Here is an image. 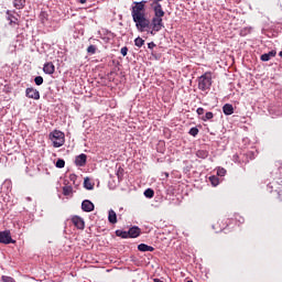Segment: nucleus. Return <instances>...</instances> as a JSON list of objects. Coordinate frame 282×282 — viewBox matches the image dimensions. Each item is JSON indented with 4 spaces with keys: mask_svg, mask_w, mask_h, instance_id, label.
Returning a JSON list of instances; mask_svg holds the SVG:
<instances>
[{
    "mask_svg": "<svg viewBox=\"0 0 282 282\" xmlns=\"http://www.w3.org/2000/svg\"><path fill=\"white\" fill-rule=\"evenodd\" d=\"M134 6L131 9V17L132 20L135 22V28L139 32H145L148 31L152 36H155L160 30L164 28L163 17L165 14L164 10L160 9H153L154 17L152 20H149L147 18V9H144V6H147V1L141 2H133Z\"/></svg>",
    "mask_w": 282,
    "mask_h": 282,
    "instance_id": "obj_1",
    "label": "nucleus"
},
{
    "mask_svg": "<svg viewBox=\"0 0 282 282\" xmlns=\"http://www.w3.org/2000/svg\"><path fill=\"white\" fill-rule=\"evenodd\" d=\"M212 85H213V73L206 72L204 75L198 77V89H200V91H206L210 89Z\"/></svg>",
    "mask_w": 282,
    "mask_h": 282,
    "instance_id": "obj_2",
    "label": "nucleus"
},
{
    "mask_svg": "<svg viewBox=\"0 0 282 282\" xmlns=\"http://www.w3.org/2000/svg\"><path fill=\"white\" fill-rule=\"evenodd\" d=\"M50 139L53 142V147L55 149H59V147H63V144H65V133H63L61 130H55L51 132Z\"/></svg>",
    "mask_w": 282,
    "mask_h": 282,
    "instance_id": "obj_3",
    "label": "nucleus"
},
{
    "mask_svg": "<svg viewBox=\"0 0 282 282\" xmlns=\"http://www.w3.org/2000/svg\"><path fill=\"white\" fill-rule=\"evenodd\" d=\"M0 243L8 246L9 243H17V240L12 239L10 230L0 231Z\"/></svg>",
    "mask_w": 282,
    "mask_h": 282,
    "instance_id": "obj_4",
    "label": "nucleus"
},
{
    "mask_svg": "<svg viewBox=\"0 0 282 282\" xmlns=\"http://www.w3.org/2000/svg\"><path fill=\"white\" fill-rule=\"evenodd\" d=\"M26 98H31L33 100H41V93H39L35 88H26L25 89Z\"/></svg>",
    "mask_w": 282,
    "mask_h": 282,
    "instance_id": "obj_5",
    "label": "nucleus"
},
{
    "mask_svg": "<svg viewBox=\"0 0 282 282\" xmlns=\"http://www.w3.org/2000/svg\"><path fill=\"white\" fill-rule=\"evenodd\" d=\"M72 224L75 228H78V230H85V220L80 218V216H73Z\"/></svg>",
    "mask_w": 282,
    "mask_h": 282,
    "instance_id": "obj_6",
    "label": "nucleus"
},
{
    "mask_svg": "<svg viewBox=\"0 0 282 282\" xmlns=\"http://www.w3.org/2000/svg\"><path fill=\"white\" fill-rule=\"evenodd\" d=\"M230 220L228 218L218 220L215 225H213L214 230H224V228H228Z\"/></svg>",
    "mask_w": 282,
    "mask_h": 282,
    "instance_id": "obj_7",
    "label": "nucleus"
},
{
    "mask_svg": "<svg viewBox=\"0 0 282 282\" xmlns=\"http://www.w3.org/2000/svg\"><path fill=\"white\" fill-rule=\"evenodd\" d=\"M7 15V20L9 21V25H11V28H14V25H19V18L12 14V11L8 10Z\"/></svg>",
    "mask_w": 282,
    "mask_h": 282,
    "instance_id": "obj_8",
    "label": "nucleus"
},
{
    "mask_svg": "<svg viewBox=\"0 0 282 282\" xmlns=\"http://www.w3.org/2000/svg\"><path fill=\"white\" fill-rule=\"evenodd\" d=\"M94 203H91V200L89 199H85L83 203H82V210H84V213H91L94 212Z\"/></svg>",
    "mask_w": 282,
    "mask_h": 282,
    "instance_id": "obj_9",
    "label": "nucleus"
},
{
    "mask_svg": "<svg viewBox=\"0 0 282 282\" xmlns=\"http://www.w3.org/2000/svg\"><path fill=\"white\" fill-rule=\"evenodd\" d=\"M43 72H44V74L52 75L56 72V66H54V63L47 62L43 66Z\"/></svg>",
    "mask_w": 282,
    "mask_h": 282,
    "instance_id": "obj_10",
    "label": "nucleus"
},
{
    "mask_svg": "<svg viewBox=\"0 0 282 282\" xmlns=\"http://www.w3.org/2000/svg\"><path fill=\"white\" fill-rule=\"evenodd\" d=\"M141 232L142 230L139 227L134 226L128 230V237H130V239H135L140 237Z\"/></svg>",
    "mask_w": 282,
    "mask_h": 282,
    "instance_id": "obj_11",
    "label": "nucleus"
},
{
    "mask_svg": "<svg viewBox=\"0 0 282 282\" xmlns=\"http://www.w3.org/2000/svg\"><path fill=\"white\" fill-rule=\"evenodd\" d=\"M75 164L76 166H85V164H87V154L82 153L77 155L75 159Z\"/></svg>",
    "mask_w": 282,
    "mask_h": 282,
    "instance_id": "obj_12",
    "label": "nucleus"
},
{
    "mask_svg": "<svg viewBox=\"0 0 282 282\" xmlns=\"http://www.w3.org/2000/svg\"><path fill=\"white\" fill-rule=\"evenodd\" d=\"M274 56H276V51H270L269 53H264L260 56V59L263 63H268V61H270V58H274Z\"/></svg>",
    "mask_w": 282,
    "mask_h": 282,
    "instance_id": "obj_13",
    "label": "nucleus"
},
{
    "mask_svg": "<svg viewBox=\"0 0 282 282\" xmlns=\"http://www.w3.org/2000/svg\"><path fill=\"white\" fill-rule=\"evenodd\" d=\"M223 112L225 113V116H232L235 113V107H232L231 104H226L223 107Z\"/></svg>",
    "mask_w": 282,
    "mask_h": 282,
    "instance_id": "obj_14",
    "label": "nucleus"
},
{
    "mask_svg": "<svg viewBox=\"0 0 282 282\" xmlns=\"http://www.w3.org/2000/svg\"><path fill=\"white\" fill-rule=\"evenodd\" d=\"M108 221L109 224H118V216L113 209L108 212Z\"/></svg>",
    "mask_w": 282,
    "mask_h": 282,
    "instance_id": "obj_15",
    "label": "nucleus"
},
{
    "mask_svg": "<svg viewBox=\"0 0 282 282\" xmlns=\"http://www.w3.org/2000/svg\"><path fill=\"white\" fill-rule=\"evenodd\" d=\"M138 250L140 252H153V250H155V248L149 246V245H145V243H140L138 246Z\"/></svg>",
    "mask_w": 282,
    "mask_h": 282,
    "instance_id": "obj_16",
    "label": "nucleus"
},
{
    "mask_svg": "<svg viewBox=\"0 0 282 282\" xmlns=\"http://www.w3.org/2000/svg\"><path fill=\"white\" fill-rule=\"evenodd\" d=\"M13 6L17 10H23L25 8V0H13Z\"/></svg>",
    "mask_w": 282,
    "mask_h": 282,
    "instance_id": "obj_17",
    "label": "nucleus"
},
{
    "mask_svg": "<svg viewBox=\"0 0 282 282\" xmlns=\"http://www.w3.org/2000/svg\"><path fill=\"white\" fill-rule=\"evenodd\" d=\"M196 158H199L200 160H206V158H208V151H206V150H198L196 152Z\"/></svg>",
    "mask_w": 282,
    "mask_h": 282,
    "instance_id": "obj_18",
    "label": "nucleus"
},
{
    "mask_svg": "<svg viewBox=\"0 0 282 282\" xmlns=\"http://www.w3.org/2000/svg\"><path fill=\"white\" fill-rule=\"evenodd\" d=\"M160 1H163V0H152V3H151L152 10H164L162 9V4H160Z\"/></svg>",
    "mask_w": 282,
    "mask_h": 282,
    "instance_id": "obj_19",
    "label": "nucleus"
},
{
    "mask_svg": "<svg viewBox=\"0 0 282 282\" xmlns=\"http://www.w3.org/2000/svg\"><path fill=\"white\" fill-rule=\"evenodd\" d=\"M84 188H86L87 191H94V184L89 178L84 180Z\"/></svg>",
    "mask_w": 282,
    "mask_h": 282,
    "instance_id": "obj_20",
    "label": "nucleus"
},
{
    "mask_svg": "<svg viewBox=\"0 0 282 282\" xmlns=\"http://www.w3.org/2000/svg\"><path fill=\"white\" fill-rule=\"evenodd\" d=\"M215 118V115L213 112H206L205 116H203L200 119L203 122H208V120H213Z\"/></svg>",
    "mask_w": 282,
    "mask_h": 282,
    "instance_id": "obj_21",
    "label": "nucleus"
},
{
    "mask_svg": "<svg viewBox=\"0 0 282 282\" xmlns=\"http://www.w3.org/2000/svg\"><path fill=\"white\" fill-rule=\"evenodd\" d=\"M72 193H74V188L70 185L63 187V195L69 196Z\"/></svg>",
    "mask_w": 282,
    "mask_h": 282,
    "instance_id": "obj_22",
    "label": "nucleus"
},
{
    "mask_svg": "<svg viewBox=\"0 0 282 282\" xmlns=\"http://www.w3.org/2000/svg\"><path fill=\"white\" fill-rule=\"evenodd\" d=\"M116 235L117 237H121V239H129V231L117 230Z\"/></svg>",
    "mask_w": 282,
    "mask_h": 282,
    "instance_id": "obj_23",
    "label": "nucleus"
},
{
    "mask_svg": "<svg viewBox=\"0 0 282 282\" xmlns=\"http://www.w3.org/2000/svg\"><path fill=\"white\" fill-rule=\"evenodd\" d=\"M56 169H65V160L58 159L55 163Z\"/></svg>",
    "mask_w": 282,
    "mask_h": 282,
    "instance_id": "obj_24",
    "label": "nucleus"
},
{
    "mask_svg": "<svg viewBox=\"0 0 282 282\" xmlns=\"http://www.w3.org/2000/svg\"><path fill=\"white\" fill-rule=\"evenodd\" d=\"M209 182L214 186H219V177H217V176H209Z\"/></svg>",
    "mask_w": 282,
    "mask_h": 282,
    "instance_id": "obj_25",
    "label": "nucleus"
},
{
    "mask_svg": "<svg viewBox=\"0 0 282 282\" xmlns=\"http://www.w3.org/2000/svg\"><path fill=\"white\" fill-rule=\"evenodd\" d=\"M144 195H145L149 199H151V198H153V196L155 195V192H154L153 189H151V188H148V189L144 191Z\"/></svg>",
    "mask_w": 282,
    "mask_h": 282,
    "instance_id": "obj_26",
    "label": "nucleus"
},
{
    "mask_svg": "<svg viewBox=\"0 0 282 282\" xmlns=\"http://www.w3.org/2000/svg\"><path fill=\"white\" fill-rule=\"evenodd\" d=\"M134 45L135 47H142V45H144V40L142 37H137L134 40Z\"/></svg>",
    "mask_w": 282,
    "mask_h": 282,
    "instance_id": "obj_27",
    "label": "nucleus"
},
{
    "mask_svg": "<svg viewBox=\"0 0 282 282\" xmlns=\"http://www.w3.org/2000/svg\"><path fill=\"white\" fill-rule=\"evenodd\" d=\"M198 133L199 129H197L196 127L189 129V135H193V138H195Z\"/></svg>",
    "mask_w": 282,
    "mask_h": 282,
    "instance_id": "obj_28",
    "label": "nucleus"
},
{
    "mask_svg": "<svg viewBox=\"0 0 282 282\" xmlns=\"http://www.w3.org/2000/svg\"><path fill=\"white\" fill-rule=\"evenodd\" d=\"M87 53L88 54H96V45H89L87 47Z\"/></svg>",
    "mask_w": 282,
    "mask_h": 282,
    "instance_id": "obj_29",
    "label": "nucleus"
},
{
    "mask_svg": "<svg viewBox=\"0 0 282 282\" xmlns=\"http://www.w3.org/2000/svg\"><path fill=\"white\" fill-rule=\"evenodd\" d=\"M34 83H35V85L41 86L43 84V77L42 76H36L34 78Z\"/></svg>",
    "mask_w": 282,
    "mask_h": 282,
    "instance_id": "obj_30",
    "label": "nucleus"
},
{
    "mask_svg": "<svg viewBox=\"0 0 282 282\" xmlns=\"http://www.w3.org/2000/svg\"><path fill=\"white\" fill-rule=\"evenodd\" d=\"M217 175H219V177H224V175H226V169L218 167Z\"/></svg>",
    "mask_w": 282,
    "mask_h": 282,
    "instance_id": "obj_31",
    "label": "nucleus"
},
{
    "mask_svg": "<svg viewBox=\"0 0 282 282\" xmlns=\"http://www.w3.org/2000/svg\"><path fill=\"white\" fill-rule=\"evenodd\" d=\"M124 173V170L122 167H119V170L117 171V177L118 180H122V175Z\"/></svg>",
    "mask_w": 282,
    "mask_h": 282,
    "instance_id": "obj_32",
    "label": "nucleus"
},
{
    "mask_svg": "<svg viewBox=\"0 0 282 282\" xmlns=\"http://www.w3.org/2000/svg\"><path fill=\"white\" fill-rule=\"evenodd\" d=\"M121 54L123 55V56H127V54L129 53V47H127V46H123V47H121Z\"/></svg>",
    "mask_w": 282,
    "mask_h": 282,
    "instance_id": "obj_33",
    "label": "nucleus"
},
{
    "mask_svg": "<svg viewBox=\"0 0 282 282\" xmlns=\"http://www.w3.org/2000/svg\"><path fill=\"white\" fill-rule=\"evenodd\" d=\"M205 111H206V110H205L204 108H197L196 113H197L198 116H204Z\"/></svg>",
    "mask_w": 282,
    "mask_h": 282,
    "instance_id": "obj_34",
    "label": "nucleus"
},
{
    "mask_svg": "<svg viewBox=\"0 0 282 282\" xmlns=\"http://www.w3.org/2000/svg\"><path fill=\"white\" fill-rule=\"evenodd\" d=\"M78 176H76V174H70L69 175V180L73 182V184H76V180Z\"/></svg>",
    "mask_w": 282,
    "mask_h": 282,
    "instance_id": "obj_35",
    "label": "nucleus"
},
{
    "mask_svg": "<svg viewBox=\"0 0 282 282\" xmlns=\"http://www.w3.org/2000/svg\"><path fill=\"white\" fill-rule=\"evenodd\" d=\"M148 47L149 50H153V47H155V43L154 42L148 43Z\"/></svg>",
    "mask_w": 282,
    "mask_h": 282,
    "instance_id": "obj_36",
    "label": "nucleus"
},
{
    "mask_svg": "<svg viewBox=\"0 0 282 282\" xmlns=\"http://www.w3.org/2000/svg\"><path fill=\"white\" fill-rule=\"evenodd\" d=\"M79 3H87V0H79Z\"/></svg>",
    "mask_w": 282,
    "mask_h": 282,
    "instance_id": "obj_37",
    "label": "nucleus"
},
{
    "mask_svg": "<svg viewBox=\"0 0 282 282\" xmlns=\"http://www.w3.org/2000/svg\"><path fill=\"white\" fill-rule=\"evenodd\" d=\"M279 56L282 58V51L279 53Z\"/></svg>",
    "mask_w": 282,
    "mask_h": 282,
    "instance_id": "obj_38",
    "label": "nucleus"
}]
</instances>
